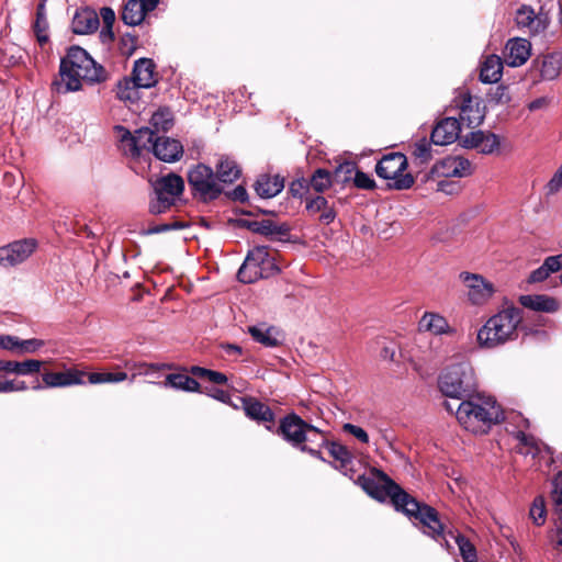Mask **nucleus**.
Instances as JSON below:
<instances>
[{"mask_svg": "<svg viewBox=\"0 0 562 562\" xmlns=\"http://www.w3.org/2000/svg\"><path fill=\"white\" fill-rule=\"evenodd\" d=\"M108 79L104 67L98 64L86 49L74 45L60 59L58 76L52 82V91L67 94L81 90L82 81L100 83Z\"/></svg>", "mask_w": 562, "mask_h": 562, "instance_id": "1", "label": "nucleus"}, {"mask_svg": "<svg viewBox=\"0 0 562 562\" xmlns=\"http://www.w3.org/2000/svg\"><path fill=\"white\" fill-rule=\"evenodd\" d=\"M456 417L465 430L486 434L504 420V412L493 397L476 393L459 403Z\"/></svg>", "mask_w": 562, "mask_h": 562, "instance_id": "2", "label": "nucleus"}, {"mask_svg": "<svg viewBox=\"0 0 562 562\" xmlns=\"http://www.w3.org/2000/svg\"><path fill=\"white\" fill-rule=\"evenodd\" d=\"M522 311L515 306L503 308L492 315L477 330L476 340L480 347L495 349L517 340L522 328Z\"/></svg>", "mask_w": 562, "mask_h": 562, "instance_id": "3", "label": "nucleus"}, {"mask_svg": "<svg viewBox=\"0 0 562 562\" xmlns=\"http://www.w3.org/2000/svg\"><path fill=\"white\" fill-rule=\"evenodd\" d=\"M440 392L454 400H465L477 393V378L470 361L463 360L443 369L439 375Z\"/></svg>", "mask_w": 562, "mask_h": 562, "instance_id": "4", "label": "nucleus"}, {"mask_svg": "<svg viewBox=\"0 0 562 562\" xmlns=\"http://www.w3.org/2000/svg\"><path fill=\"white\" fill-rule=\"evenodd\" d=\"M401 513L417 521L420 525L422 532L439 542L441 547L448 551L452 548L448 539V530L440 520L436 508L409 495L407 504L403 506Z\"/></svg>", "mask_w": 562, "mask_h": 562, "instance_id": "5", "label": "nucleus"}, {"mask_svg": "<svg viewBox=\"0 0 562 562\" xmlns=\"http://www.w3.org/2000/svg\"><path fill=\"white\" fill-rule=\"evenodd\" d=\"M380 481L366 474L358 476V484L372 498L380 503L390 499L396 512H401L403 506L407 504L411 494L403 490L383 471H378Z\"/></svg>", "mask_w": 562, "mask_h": 562, "instance_id": "6", "label": "nucleus"}, {"mask_svg": "<svg viewBox=\"0 0 562 562\" xmlns=\"http://www.w3.org/2000/svg\"><path fill=\"white\" fill-rule=\"evenodd\" d=\"M280 272L274 256L266 246H258L249 250L237 278L243 283H254L259 279H267Z\"/></svg>", "mask_w": 562, "mask_h": 562, "instance_id": "7", "label": "nucleus"}, {"mask_svg": "<svg viewBox=\"0 0 562 562\" xmlns=\"http://www.w3.org/2000/svg\"><path fill=\"white\" fill-rule=\"evenodd\" d=\"M187 179L193 199L199 202H213L224 192L214 170L205 164L199 162L190 167Z\"/></svg>", "mask_w": 562, "mask_h": 562, "instance_id": "8", "label": "nucleus"}, {"mask_svg": "<svg viewBox=\"0 0 562 562\" xmlns=\"http://www.w3.org/2000/svg\"><path fill=\"white\" fill-rule=\"evenodd\" d=\"M407 158L402 153L384 155L375 166L378 177L392 180L389 187L395 190H407L413 187L415 180L411 173H404L407 168Z\"/></svg>", "mask_w": 562, "mask_h": 562, "instance_id": "9", "label": "nucleus"}, {"mask_svg": "<svg viewBox=\"0 0 562 562\" xmlns=\"http://www.w3.org/2000/svg\"><path fill=\"white\" fill-rule=\"evenodd\" d=\"M308 430L317 431V427L307 423L297 414L290 413L280 419L276 434L300 450L306 443L305 435Z\"/></svg>", "mask_w": 562, "mask_h": 562, "instance_id": "10", "label": "nucleus"}, {"mask_svg": "<svg viewBox=\"0 0 562 562\" xmlns=\"http://www.w3.org/2000/svg\"><path fill=\"white\" fill-rule=\"evenodd\" d=\"M459 279L463 283L467 297L472 305H484L495 292L493 283L479 273L462 271Z\"/></svg>", "mask_w": 562, "mask_h": 562, "instance_id": "11", "label": "nucleus"}, {"mask_svg": "<svg viewBox=\"0 0 562 562\" xmlns=\"http://www.w3.org/2000/svg\"><path fill=\"white\" fill-rule=\"evenodd\" d=\"M454 102L460 110L458 120L462 126L475 128L483 122L485 113L479 98L467 92L456 98Z\"/></svg>", "mask_w": 562, "mask_h": 562, "instance_id": "12", "label": "nucleus"}, {"mask_svg": "<svg viewBox=\"0 0 562 562\" xmlns=\"http://www.w3.org/2000/svg\"><path fill=\"white\" fill-rule=\"evenodd\" d=\"M515 22L519 29L525 30L528 34L538 35L547 30L549 18L542 11L536 13L529 4H521L516 10Z\"/></svg>", "mask_w": 562, "mask_h": 562, "instance_id": "13", "label": "nucleus"}, {"mask_svg": "<svg viewBox=\"0 0 562 562\" xmlns=\"http://www.w3.org/2000/svg\"><path fill=\"white\" fill-rule=\"evenodd\" d=\"M430 173L432 177L438 178H463L472 173L471 162L460 156H449L437 161Z\"/></svg>", "mask_w": 562, "mask_h": 562, "instance_id": "14", "label": "nucleus"}, {"mask_svg": "<svg viewBox=\"0 0 562 562\" xmlns=\"http://www.w3.org/2000/svg\"><path fill=\"white\" fill-rule=\"evenodd\" d=\"M36 248L34 239H22L0 248V266L13 267L27 259Z\"/></svg>", "mask_w": 562, "mask_h": 562, "instance_id": "15", "label": "nucleus"}, {"mask_svg": "<svg viewBox=\"0 0 562 562\" xmlns=\"http://www.w3.org/2000/svg\"><path fill=\"white\" fill-rule=\"evenodd\" d=\"M241 404L245 415L249 419L258 424H265L266 429L270 431L273 430L274 413L268 405L252 396L243 397Z\"/></svg>", "mask_w": 562, "mask_h": 562, "instance_id": "16", "label": "nucleus"}, {"mask_svg": "<svg viewBox=\"0 0 562 562\" xmlns=\"http://www.w3.org/2000/svg\"><path fill=\"white\" fill-rule=\"evenodd\" d=\"M462 125L456 117H445L437 123L430 135L431 144L450 145L459 138Z\"/></svg>", "mask_w": 562, "mask_h": 562, "instance_id": "17", "label": "nucleus"}, {"mask_svg": "<svg viewBox=\"0 0 562 562\" xmlns=\"http://www.w3.org/2000/svg\"><path fill=\"white\" fill-rule=\"evenodd\" d=\"M154 194H159L176 203L184 191V180L179 175L170 172L158 178L154 183Z\"/></svg>", "mask_w": 562, "mask_h": 562, "instance_id": "18", "label": "nucleus"}, {"mask_svg": "<svg viewBox=\"0 0 562 562\" xmlns=\"http://www.w3.org/2000/svg\"><path fill=\"white\" fill-rule=\"evenodd\" d=\"M542 80H555L562 70V53L552 52L538 56L532 61Z\"/></svg>", "mask_w": 562, "mask_h": 562, "instance_id": "19", "label": "nucleus"}, {"mask_svg": "<svg viewBox=\"0 0 562 562\" xmlns=\"http://www.w3.org/2000/svg\"><path fill=\"white\" fill-rule=\"evenodd\" d=\"M150 151L162 161L173 162L181 158L183 147L177 139L157 135Z\"/></svg>", "mask_w": 562, "mask_h": 562, "instance_id": "20", "label": "nucleus"}, {"mask_svg": "<svg viewBox=\"0 0 562 562\" xmlns=\"http://www.w3.org/2000/svg\"><path fill=\"white\" fill-rule=\"evenodd\" d=\"M46 387H63L83 384L86 372L80 370H67L65 372H46L42 375Z\"/></svg>", "mask_w": 562, "mask_h": 562, "instance_id": "21", "label": "nucleus"}, {"mask_svg": "<svg viewBox=\"0 0 562 562\" xmlns=\"http://www.w3.org/2000/svg\"><path fill=\"white\" fill-rule=\"evenodd\" d=\"M505 49L507 64L512 67H519L528 60L531 44L526 38H512L507 42Z\"/></svg>", "mask_w": 562, "mask_h": 562, "instance_id": "22", "label": "nucleus"}, {"mask_svg": "<svg viewBox=\"0 0 562 562\" xmlns=\"http://www.w3.org/2000/svg\"><path fill=\"white\" fill-rule=\"evenodd\" d=\"M419 331H429L432 335H452L456 333L446 317L438 313L425 312L418 322Z\"/></svg>", "mask_w": 562, "mask_h": 562, "instance_id": "23", "label": "nucleus"}, {"mask_svg": "<svg viewBox=\"0 0 562 562\" xmlns=\"http://www.w3.org/2000/svg\"><path fill=\"white\" fill-rule=\"evenodd\" d=\"M518 302L524 307L536 312L555 313L560 308L559 301L547 294L520 295Z\"/></svg>", "mask_w": 562, "mask_h": 562, "instance_id": "24", "label": "nucleus"}, {"mask_svg": "<svg viewBox=\"0 0 562 562\" xmlns=\"http://www.w3.org/2000/svg\"><path fill=\"white\" fill-rule=\"evenodd\" d=\"M248 333L256 342L268 348H274L283 342V336L274 326L258 324L248 327Z\"/></svg>", "mask_w": 562, "mask_h": 562, "instance_id": "25", "label": "nucleus"}, {"mask_svg": "<svg viewBox=\"0 0 562 562\" xmlns=\"http://www.w3.org/2000/svg\"><path fill=\"white\" fill-rule=\"evenodd\" d=\"M217 181L224 184H232L241 176V169L236 160L229 156L222 155L215 165Z\"/></svg>", "mask_w": 562, "mask_h": 562, "instance_id": "26", "label": "nucleus"}, {"mask_svg": "<svg viewBox=\"0 0 562 562\" xmlns=\"http://www.w3.org/2000/svg\"><path fill=\"white\" fill-rule=\"evenodd\" d=\"M284 188V180L280 176L260 175L254 189L256 193L262 199H271L278 195Z\"/></svg>", "mask_w": 562, "mask_h": 562, "instance_id": "27", "label": "nucleus"}, {"mask_svg": "<svg viewBox=\"0 0 562 562\" xmlns=\"http://www.w3.org/2000/svg\"><path fill=\"white\" fill-rule=\"evenodd\" d=\"M155 64L151 59L148 58H139L135 61L133 71H132V79L136 81V85L138 87H142L144 89H148L156 83L155 78Z\"/></svg>", "mask_w": 562, "mask_h": 562, "instance_id": "28", "label": "nucleus"}, {"mask_svg": "<svg viewBox=\"0 0 562 562\" xmlns=\"http://www.w3.org/2000/svg\"><path fill=\"white\" fill-rule=\"evenodd\" d=\"M243 224L251 232L263 236L285 237L290 233V227L286 224H277L270 220L244 221Z\"/></svg>", "mask_w": 562, "mask_h": 562, "instance_id": "29", "label": "nucleus"}, {"mask_svg": "<svg viewBox=\"0 0 562 562\" xmlns=\"http://www.w3.org/2000/svg\"><path fill=\"white\" fill-rule=\"evenodd\" d=\"M151 10L147 9V4L144 0H127L123 7L122 21L130 26L139 25L147 13Z\"/></svg>", "mask_w": 562, "mask_h": 562, "instance_id": "30", "label": "nucleus"}, {"mask_svg": "<svg viewBox=\"0 0 562 562\" xmlns=\"http://www.w3.org/2000/svg\"><path fill=\"white\" fill-rule=\"evenodd\" d=\"M43 361L27 359L24 361L0 360V371L18 375H31L40 372Z\"/></svg>", "mask_w": 562, "mask_h": 562, "instance_id": "31", "label": "nucleus"}, {"mask_svg": "<svg viewBox=\"0 0 562 562\" xmlns=\"http://www.w3.org/2000/svg\"><path fill=\"white\" fill-rule=\"evenodd\" d=\"M99 16L94 11L83 10L76 12L71 27L76 34H89L93 33L99 27Z\"/></svg>", "mask_w": 562, "mask_h": 562, "instance_id": "32", "label": "nucleus"}, {"mask_svg": "<svg viewBox=\"0 0 562 562\" xmlns=\"http://www.w3.org/2000/svg\"><path fill=\"white\" fill-rule=\"evenodd\" d=\"M503 72V63L501 57L496 55H490L485 58L480 70V80L483 83H495L497 82Z\"/></svg>", "mask_w": 562, "mask_h": 562, "instance_id": "33", "label": "nucleus"}, {"mask_svg": "<svg viewBox=\"0 0 562 562\" xmlns=\"http://www.w3.org/2000/svg\"><path fill=\"white\" fill-rule=\"evenodd\" d=\"M162 385L165 387H171L186 392H200V383L195 379L183 373L168 374Z\"/></svg>", "mask_w": 562, "mask_h": 562, "instance_id": "34", "label": "nucleus"}, {"mask_svg": "<svg viewBox=\"0 0 562 562\" xmlns=\"http://www.w3.org/2000/svg\"><path fill=\"white\" fill-rule=\"evenodd\" d=\"M326 448L328 449L329 454L339 462L338 469L347 475L349 465L352 463L353 454L351 451L344 445L336 441H328Z\"/></svg>", "mask_w": 562, "mask_h": 562, "instance_id": "35", "label": "nucleus"}, {"mask_svg": "<svg viewBox=\"0 0 562 562\" xmlns=\"http://www.w3.org/2000/svg\"><path fill=\"white\" fill-rule=\"evenodd\" d=\"M448 539L452 538L457 543L463 562H477V552L474 544L462 533L448 530Z\"/></svg>", "mask_w": 562, "mask_h": 562, "instance_id": "36", "label": "nucleus"}, {"mask_svg": "<svg viewBox=\"0 0 562 562\" xmlns=\"http://www.w3.org/2000/svg\"><path fill=\"white\" fill-rule=\"evenodd\" d=\"M560 270L559 261L554 258V256L547 257L543 263L533 270L529 278V283H538L547 280L551 273L558 272Z\"/></svg>", "mask_w": 562, "mask_h": 562, "instance_id": "37", "label": "nucleus"}, {"mask_svg": "<svg viewBox=\"0 0 562 562\" xmlns=\"http://www.w3.org/2000/svg\"><path fill=\"white\" fill-rule=\"evenodd\" d=\"M307 182H308V186L315 192L323 193L328 188H330L331 184L336 181L334 178V173H331L330 171H328L326 169L318 168L313 172L312 177L310 178V180H307Z\"/></svg>", "mask_w": 562, "mask_h": 562, "instance_id": "38", "label": "nucleus"}, {"mask_svg": "<svg viewBox=\"0 0 562 562\" xmlns=\"http://www.w3.org/2000/svg\"><path fill=\"white\" fill-rule=\"evenodd\" d=\"M140 88L132 78H124L117 85L116 95L120 100L135 102L139 99Z\"/></svg>", "mask_w": 562, "mask_h": 562, "instance_id": "39", "label": "nucleus"}, {"mask_svg": "<svg viewBox=\"0 0 562 562\" xmlns=\"http://www.w3.org/2000/svg\"><path fill=\"white\" fill-rule=\"evenodd\" d=\"M149 123L156 134L159 132H167L173 124L172 113L167 108L159 109L151 115Z\"/></svg>", "mask_w": 562, "mask_h": 562, "instance_id": "40", "label": "nucleus"}, {"mask_svg": "<svg viewBox=\"0 0 562 562\" xmlns=\"http://www.w3.org/2000/svg\"><path fill=\"white\" fill-rule=\"evenodd\" d=\"M411 148L412 157L415 161H418L419 165L427 164L432 158L431 144L426 139V137L415 142Z\"/></svg>", "mask_w": 562, "mask_h": 562, "instance_id": "41", "label": "nucleus"}, {"mask_svg": "<svg viewBox=\"0 0 562 562\" xmlns=\"http://www.w3.org/2000/svg\"><path fill=\"white\" fill-rule=\"evenodd\" d=\"M514 436L520 446L518 449L519 453L526 456L531 454L532 457H536L539 453V447L533 436L528 435L522 430L516 431Z\"/></svg>", "mask_w": 562, "mask_h": 562, "instance_id": "42", "label": "nucleus"}, {"mask_svg": "<svg viewBox=\"0 0 562 562\" xmlns=\"http://www.w3.org/2000/svg\"><path fill=\"white\" fill-rule=\"evenodd\" d=\"M116 130L121 133L120 140L125 154H128L132 157H139L143 149H140L139 144L133 143V140H136L135 134H132L123 126H116Z\"/></svg>", "mask_w": 562, "mask_h": 562, "instance_id": "43", "label": "nucleus"}, {"mask_svg": "<svg viewBox=\"0 0 562 562\" xmlns=\"http://www.w3.org/2000/svg\"><path fill=\"white\" fill-rule=\"evenodd\" d=\"M86 376L90 384L119 383L127 379L125 372H92L89 374L86 373Z\"/></svg>", "mask_w": 562, "mask_h": 562, "instance_id": "44", "label": "nucleus"}, {"mask_svg": "<svg viewBox=\"0 0 562 562\" xmlns=\"http://www.w3.org/2000/svg\"><path fill=\"white\" fill-rule=\"evenodd\" d=\"M486 99L490 104L506 105L512 101L509 88L504 85H498L494 88H491L486 94Z\"/></svg>", "mask_w": 562, "mask_h": 562, "instance_id": "45", "label": "nucleus"}, {"mask_svg": "<svg viewBox=\"0 0 562 562\" xmlns=\"http://www.w3.org/2000/svg\"><path fill=\"white\" fill-rule=\"evenodd\" d=\"M136 144L140 149L150 151L156 140L157 134L151 127H142L135 132ZM135 144V140H133Z\"/></svg>", "mask_w": 562, "mask_h": 562, "instance_id": "46", "label": "nucleus"}, {"mask_svg": "<svg viewBox=\"0 0 562 562\" xmlns=\"http://www.w3.org/2000/svg\"><path fill=\"white\" fill-rule=\"evenodd\" d=\"M529 516L537 526H542L546 522L547 509L544 498L542 496H537L533 499L529 510Z\"/></svg>", "mask_w": 562, "mask_h": 562, "instance_id": "47", "label": "nucleus"}, {"mask_svg": "<svg viewBox=\"0 0 562 562\" xmlns=\"http://www.w3.org/2000/svg\"><path fill=\"white\" fill-rule=\"evenodd\" d=\"M154 195L155 196L150 199L148 206V211L153 215L166 213L168 210L171 209L172 205H175V203L168 200L167 198H164L159 194Z\"/></svg>", "mask_w": 562, "mask_h": 562, "instance_id": "48", "label": "nucleus"}, {"mask_svg": "<svg viewBox=\"0 0 562 562\" xmlns=\"http://www.w3.org/2000/svg\"><path fill=\"white\" fill-rule=\"evenodd\" d=\"M357 166L355 162L345 161L338 165L335 169L334 178L336 182H347L351 179L352 173L356 172Z\"/></svg>", "mask_w": 562, "mask_h": 562, "instance_id": "49", "label": "nucleus"}, {"mask_svg": "<svg viewBox=\"0 0 562 562\" xmlns=\"http://www.w3.org/2000/svg\"><path fill=\"white\" fill-rule=\"evenodd\" d=\"M501 142L496 134L486 132L483 143L479 148V153L490 155L499 148Z\"/></svg>", "mask_w": 562, "mask_h": 562, "instance_id": "50", "label": "nucleus"}, {"mask_svg": "<svg viewBox=\"0 0 562 562\" xmlns=\"http://www.w3.org/2000/svg\"><path fill=\"white\" fill-rule=\"evenodd\" d=\"M328 205V201L323 195L313 198L307 196L305 200V209L310 214L321 213Z\"/></svg>", "mask_w": 562, "mask_h": 562, "instance_id": "51", "label": "nucleus"}, {"mask_svg": "<svg viewBox=\"0 0 562 562\" xmlns=\"http://www.w3.org/2000/svg\"><path fill=\"white\" fill-rule=\"evenodd\" d=\"M486 132L483 131H472L465 136L462 137L461 143L465 148H475L479 150L483 139L485 137Z\"/></svg>", "mask_w": 562, "mask_h": 562, "instance_id": "52", "label": "nucleus"}, {"mask_svg": "<svg viewBox=\"0 0 562 562\" xmlns=\"http://www.w3.org/2000/svg\"><path fill=\"white\" fill-rule=\"evenodd\" d=\"M305 438L306 445L313 446L314 448H323L328 443V440L325 437V432L319 428H317V431H306Z\"/></svg>", "mask_w": 562, "mask_h": 562, "instance_id": "53", "label": "nucleus"}, {"mask_svg": "<svg viewBox=\"0 0 562 562\" xmlns=\"http://www.w3.org/2000/svg\"><path fill=\"white\" fill-rule=\"evenodd\" d=\"M33 32L35 34L36 41L41 46H44L49 41L48 34V22H35L33 23Z\"/></svg>", "mask_w": 562, "mask_h": 562, "instance_id": "54", "label": "nucleus"}, {"mask_svg": "<svg viewBox=\"0 0 562 562\" xmlns=\"http://www.w3.org/2000/svg\"><path fill=\"white\" fill-rule=\"evenodd\" d=\"M353 183L357 188L363 190H372L375 188V181L366 172L356 170Z\"/></svg>", "mask_w": 562, "mask_h": 562, "instance_id": "55", "label": "nucleus"}, {"mask_svg": "<svg viewBox=\"0 0 562 562\" xmlns=\"http://www.w3.org/2000/svg\"><path fill=\"white\" fill-rule=\"evenodd\" d=\"M44 346V341L36 338L20 339L19 353H33Z\"/></svg>", "mask_w": 562, "mask_h": 562, "instance_id": "56", "label": "nucleus"}, {"mask_svg": "<svg viewBox=\"0 0 562 562\" xmlns=\"http://www.w3.org/2000/svg\"><path fill=\"white\" fill-rule=\"evenodd\" d=\"M342 430L349 435H352L362 443L369 442V435L367 434V431L357 425L347 423L342 426Z\"/></svg>", "mask_w": 562, "mask_h": 562, "instance_id": "57", "label": "nucleus"}, {"mask_svg": "<svg viewBox=\"0 0 562 562\" xmlns=\"http://www.w3.org/2000/svg\"><path fill=\"white\" fill-rule=\"evenodd\" d=\"M308 182L304 178L291 182L289 191L293 196L302 198L308 191Z\"/></svg>", "mask_w": 562, "mask_h": 562, "instance_id": "58", "label": "nucleus"}, {"mask_svg": "<svg viewBox=\"0 0 562 562\" xmlns=\"http://www.w3.org/2000/svg\"><path fill=\"white\" fill-rule=\"evenodd\" d=\"M20 338L11 335H0V349L19 352Z\"/></svg>", "mask_w": 562, "mask_h": 562, "instance_id": "59", "label": "nucleus"}, {"mask_svg": "<svg viewBox=\"0 0 562 562\" xmlns=\"http://www.w3.org/2000/svg\"><path fill=\"white\" fill-rule=\"evenodd\" d=\"M562 188V165L555 171L551 180L547 184L548 194H554Z\"/></svg>", "mask_w": 562, "mask_h": 562, "instance_id": "60", "label": "nucleus"}, {"mask_svg": "<svg viewBox=\"0 0 562 562\" xmlns=\"http://www.w3.org/2000/svg\"><path fill=\"white\" fill-rule=\"evenodd\" d=\"M226 195L235 202L245 203L248 201V192L246 188L241 184L237 186L232 191L227 192Z\"/></svg>", "mask_w": 562, "mask_h": 562, "instance_id": "61", "label": "nucleus"}, {"mask_svg": "<svg viewBox=\"0 0 562 562\" xmlns=\"http://www.w3.org/2000/svg\"><path fill=\"white\" fill-rule=\"evenodd\" d=\"M336 217H337V212L335 211V209L333 206L327 205L326 209H324L321 212L318 221L321 224L329 225L335 221Z\"/></svg>", "mask_w": 562, "mask_h": 562, "instance_id": "62", "label": "nucleus"}, {"mask_svg": "<svg viewBox=\"0 0 562 562\" xmlns=\"http://www.w3.org/2000/svg\"><path fill=\"white\" fill-rule=\"evenodd\" d=\"M100 16L103 21V25L105 26H113L115 22V12L113 9L109 7H103L100 9Z\"/></svg>", "mask_w": 562, "mask_h": 562, "instance_id": "63", "label": "nucleus"}, {"mask_svg": "<svg viewBox=\"0 0 562 562\" xmlns=\"http://www.w3.org/2000/svg\"><path fill=\"white\" fill-rule=\"evenodd\" d=\"M551 497H562V472H559L552 480Z\"/></svg>", "mask_w": 562, "mask_h": 562, "instance_id": "64", "label": "nucleus"}]
</instances>
